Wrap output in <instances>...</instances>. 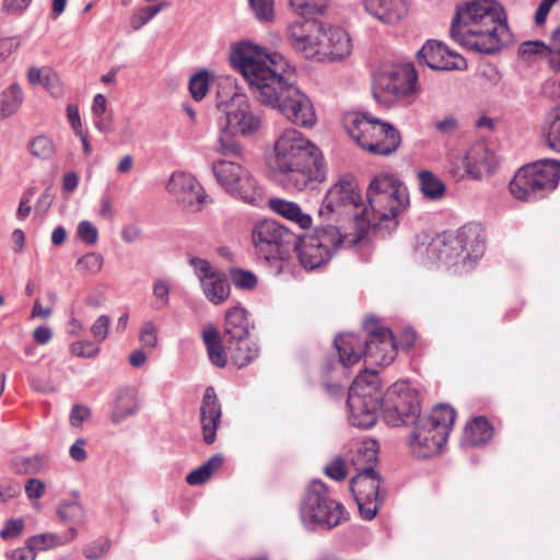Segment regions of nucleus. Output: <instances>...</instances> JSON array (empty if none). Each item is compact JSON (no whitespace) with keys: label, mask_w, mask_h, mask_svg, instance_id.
<instances>
[{"label":"nucleus","mask_w":560,"mask_h":560,"mask_svg":"<svg viewBox=\"0 0 560 560\" xmlns=\"http://www.w3.org/2000/svg\"><path fill=\"white\" fill-rule=\"evenodd\" d=\"M230 60L261 103L278 109L291 122L312 127L316 115L310 98L288 83L281 71L284 63L278 54H268L257 45L242 42L233 46Z\"/></svg>","instance_id":"obj_1"},{"label":"nucleus","mask_w":560,"mask_h":560,"mask_svg":"<svg viewBox=\"0 0 560 560\" xmlns=\"http://www.w3.org/2000/svg\"><path fill=\"white\" fill-rule=\"evenodd\" d=\"M450 35L466 49L483 55L500 51L511 37L505 12L497 0L458 4Z\"/></svg>","instance_id":"obj_2"},{"label":"nucleus","mask_w":560,"mask_h":560,"mask_svg":"<svg viewBox=\"0 0 560 560\" xmlns=\"http://www.w3.org/2000/svg\"><path fill=\"white\" fill-rule=\"evenodd\" d=\"M270 167L278 184L289 191H302L325 180L327 174L319 149L293 128L276 140Z\"/></svg>","instance_id":"obj_3"},{"label":"nucleus","mask_w":560,"mask_h":560,"mask_svg":"<svg viewBox=\"0 0 560 560\" xmlns=\"http://www.w3.org/2000/svg\"><path fill=\"white\" fill-rule=\"evenodd\" d=\"M486 248V234L479 223L470 222L456 231H444L430 237L417 236L416 254L428 262H442L454 267L455 272L471 270Z\"/></svg>","instance_id":"obj_4"},{"label":"nucleus","mask_w":560,"mask_h":560,"mask_svg":"<svg viewBox=\"0 0 560 560\" xmlns=\"http://www.w3.org/2000/svg\"><path fill=\"white\" fill-rule=\"evenodd\" d=\"M363 327L369 334L365 340L350 332L338 334L334 339L339 354L337 365L343 370L358 363L362 357L381 366L389 365L395 360L397 345L392 330L378 326L374 316L368 317Z\"/></svg>","instance_id":"obj_5"},{"label":"nucleus","mask_w":560,"mask_h":560,"mask_svg":"<svg viewBox=\"0 0 560 560\" xmlns=\"http://www.w3.org/2000/svg\"><path fill=\"white\" fill-rule=\"evenodd\" d=\"M368 207L363 205V222L360 225L362 236L370 229H383L397 225V217L409 205L407 187L393 174H377L371 180L366 191Z\"/></svg>","instance_id":"obj_6"},{"label":"nucleus","mask_w":560,"mask_h":560,"mask_svg":"<svg viewBox=\"0 0 560 560\" xmlns=\"http://www.w3.org/2000/svg\"><path fill=\"white\" fill-rule=\"evenodd\" d=\"M299 520L307 533H317L339 526L348 520V513L342 503L331 498L326 483L314 479L300 499Z\"/></svg>","instance_id":"obj_7"},{"label":"nucleus","mask_w":560,"mask_h":560,"mask_svg":"<svg viewBox=\"0 0 560 560\" xmlns=\"http://www.w3.org/2000/svg\"><path fill=\"white\" fill-rule=\"evenodd\" d=\"M456 412L448 405L435 406L427 416H417L409 422L412 431L409 447L412 455L425 459L439 453L446 443Z\"/></svg>","instance_id":"obj_8"},{"label":"nucleus","mask_w":560,"mask_h":560,"mask_svg":"<svg viewBox=\"0 0 560 560\" xmlns=\"http://www.w3.org/2000/svg\"><path fill=\"white\" fill-rule=\"evenodd\" d=\"M560 160L539 159L517 170L511 182V195L525 202H536L547 198L559 186Z\"/></svg>","instance_id":"obj_9"},{"label":"nucleus","mask_w":560,"mask_h":560,"mask_svg":"<svg viewBox=\"0 0 560 560\" xmlns=\"http://www.w3.org/2000/svg\"><path fill=\"white\" fill-rule=\"evenodd\" d=\"M343 121L349 136L374 155H390L401 143V136L392 124L369 113L348 114Z\"/></svg>","instance_id":"obj_10"},{"label":"nucleus","mask_w":560,"mask_h":560,"mask_svg":"<svg viewBox=\"0 0 560 560\" xmlns=\"http://www.w3.org/2000/svg\"><path fill=\"white\" fill-rule=\"evenodd\" d=\"M363 203L357 182L351 177H341L326 192L318 210L320 218L327 221L341 222L352 220L355 234L349 240L350 245H355L362 238L360 225L363 222Z\"/></svg>","instance_id":"obj_11"},{"label":"nucleus","mask_w":560,"mask_h":560,"mask_svg":"<svg viewBox=\"0 0 560 560\" xmlns=\"http://www.w3.org/2000/svg\"><path fill=\"white\" fill-rule=\"evenodd\" d=\"M347 406L351 425L359 429L375 425L378 411L383 410L382 384L375 371L366 369L354 378L349 387Z\"/></svg>","instance_id":"obj_12"},{"label":"nucleus","mask_w":560,"mask_h":560,"mask_svg":"<svg viewBox=\"0 0 560 560\" xmlns=\"http://www.w3.org/2000/svg\"><path fill=\"white\" fill-rule=\"evenodd\" d=\"M348 236L340 228L327 224L315 228L311 235L295 241L298 257L306 270H314L326 265L341 247H351Z\"/></svg>","instance_id":"obj_13"},{"label":"nucleus","mask_w":560,"mask_h":560,"mask_svg":"<svg viewBox=\"0 0 560 560\" xmlns=\"http://www.w3.org/2000/svg\"><path fill=\"white\" fill-rule=\"evenodd\" d=\"M418 91V74L412 63L393 65L374 77L372 93L380 105L393 106Z\"/></svg>","instance_id":"obj_14"},{"label":"nucleus","mask_w":560,"mask_h":560,"mask_svg":"<svg viewBox=\"0 0 560 560\" xmlns=\"http://www.w3.org/2000/svg\"><path fill=\"white\" fill-rule=\"evenodd\" d=\"M211 171L220 187L232 197L252 206L261 202V188L250 172L240 163L219 159L212 162Z\"/></svg>","instance_id":"obj_15"},{"label":"nucleus","mask_w":560,"mask_h":560,"mask_svg":"<svg viewBox=\"0 0 560 560\" xmlns=\"http://www.w3.org/2000/svg\"><path fill=\"white\" fill-rule=\"evenodd\" d=\"M252 237L259 258L268 261L287 259L296 240L294 233L273 220L257 222Z\"/></svg>","instance_id":"obj_16"},{"label":"nucleus","mask_w":560,"mask_h":560,"mask_svg":"<svg viewBox=\"0 0 560 560\" xmlns=\"http://www.w3.org/2000/svg\"><path fill=\"white\" fill-rule=\"evenodd\" d=\"M383 415L387 424H409L420 415V398L417 388L409 382L398 381L382 393Z\"/></svg>","instance_id":"obj_17"},{"label":"nucleus","mask_w":560,"mask_h":560,"mask_svg":"<svg viewBox=\"0 0 560 560\" xmlns=\"http://www.w3.org/2000/svg\"><path fill=\"white\" fill-rule=\"evenodd\" d=\"M323 30H325V23L318 20H296L287 26L284 38L288 45L303 58L323 62Z\"/></svg>","instance_id":"obj_18"},{"label":"nucleus","mask_w":560,"mask_h":560,"mask_svg":"<svg viewBox=\"0 0 560 560\" xmlns=\"http://www.w3.org/2000/svg\"><path fill=\"white\" fill-rule=\"evenodd\" d=\"M382 477L371 468H362L350 480V491L358 504L360 515L373 520L384 502L381 493Z\"/></svg>","instance_id":"obj_19"},{"label":"nucleus","mask_w":560,"mask_h":560,"mask_svg":"<svg viewBox=\"0 0 560 560\" xmlns=\"http://www.w3.org/2000/svg\"><path fill=\"white\" fill-rule=\"evenodd\" d=\"M189 261L205 296L214 305L222 304L230 295V283L225 276L214 269L207 259L192 257Z\"/></svg>","instance_id":"obj_20"},{"label":"nucleus","mask_w":560,"mask_h":560,"mask_svg":"<svg viewBox=\"0 0 560 560\" xmlns=\"http://www.w3.org/2000/svg\"><path fill=\"white\" fill-rule=\"evenodd\" d=\"M419 62L438 71L464 70L466 60L442 42L429 39L417 54Z\"/></svg>","instance_id":"obj_21"},{"label":"nucleus","mask_w":560,"mask_h":560,"mask_svg":"<svg viewBox=\"0 0 560 560\" xmlns=\"http://www.w3.org/2000/svg\"><path fill=\"white\" fill-rule=\"evenodd\" d=\"M228 127L244 136L255 133L260 125L261 117L243 95L233 98L230 109L226 112Z\"/></svg>","instance_id":"obj_22"},{"label":"nucleus","mask_w":560,"mask_h":560,"mask_svg":"<svg viewBox=\"0 0 560 560\" xmlns=\"http://www.w3.org/2000/svg\"><path fill=\"white\" fill-rule=\"evenodd\" d=\"M166 189L170 194L175 196L178 201L188 206H201L207 202V195L205 189L189 173L178 172L173 173Z\"/></svg>","instance_id":"obj_23"},{"label":"nucleus","mask_w":560,"mask_h":560,"mask_svg":"<svg viewBox=\"0 0 560 560\" xmlns=\"http://www.w3.org/2000/svg\"><path fill=\"white\" fill-rule=\"evenodd\" d=\"M463 163L467 175L480 180L494 172L498 159L485 142H476L466 152Z\"/></svg>","instance_id":"obj_24"},{"label":"nucleus","mask_w":560,"mask_h":560,"mask_svg":"<svg viewBox=\"0 0 560 560\" xmlns=\"http://www.w3.org/2000/svg\"><path fill=\"white\" fill-rule=\"evenodd\" d=\"M222 408L212 386L206 388L200 406L202 440L207 445L214 443L221 423Z\"/></svg>","instance_id":"obj_25"},{"label":"nucleus","mask_w":560,"mask_h":560,"mask_svg":"<svg viewBox=\"0 0 560 560\" xmlns=\"http://www.w3.org/2000/svg\"><path fill=\"white\" fill-rule=\"evenodd\" d=\"M364 11L385 25L398 24L408 12L406 0H361Z\"/></svg>","instance_id":"obj_26"},{"label":"nucleus","mask_w":560,"mask_h":560,"mask_svg":"<svg viewBox=\"0 0 560 560\" xmlns=\"http://www.w3.org/2000/svg\"><path fill=\"white\" fill-rule=\"evenodd\" d=\"M322 42L323 62L343 59L351 52V39L348 33L339 26L325 24Z\"/></svg>","instance_id":"obj_27"},{"label":"nucleus","mask_w":560,"mask_h":560,"mask_svg":"<svg viewBox=\"0 0 560 560\" xmlns=\"http://www.w3.org/2000/svg\"><path fill=\"white\" fill-rule=\"evenodd\" d=\"M139 409L138 393L135 387L125 386L115 393L110 420L119 424L127 418L133 416Z\"/></svg>","instance_id":"obj_28"},{"label":"nucleus","mask_w":560,"mask_h":560,"mask_svg":"<svg viewBox=\"0 0 560 560\" xmlns=\"http://www.w3.org/2000/svg\"><path fill=\"white\" fill-rule=\"evenodd\" d=\"M249 328L247 311L244 307L234 306L226 312L224 324L225 341L245 339L249 334Z\"/></svg>","instance_id":"obj_29"},{"label":"nucleus","mask_w":560,"mask_h":560,"mask_svg":"<svg viewBox=\"0 0 560 560\" xmlns=\"http://www.w3.org/2000/svg\"><path fill=\"white\" fill-rule=\"evenodd\" d=\"M268 203L273 212L293 223H296L300 228L307 229L312 225L311 215L304 213L296 202L281 198H271Z\"/></svg>","instance_id":"obj_30"},{"label":"nucleus","mask_w":560,"mask_h":560,"mask_svg":"<svg viewBox=\"0 0 560 560\" xmlns=\"http://www.w3.org/2000/svg\"><path fill=\"white\" fill-rule=\"evenodd\" d=\"M493 435V428L485 417H476L465 427L462 444L465 446H479L486 444Z\"/></svg>","instance_id":"obj_31"},{"label":"nucleus","mask_w":560,"mask_h":560,"mask_svg":"<svg viewBox=\"0 0 560 560\" xmlns=\"http://www.w3.org/2000/svg\"><path fill=\"white\" fill-rule=\"evenodd\" d=\"M226 347L230 352L232 362L238 369H242L252 363L255 359L258 358L260 352L259 346L256 342L248 340L247 337L242 340L226 341Z\"/></svg>","instance_id":"obj_32"},{"label":"nucleus","mask_w":560,"mask_h":560,"mask_svg":"<svg viewBox=\"0 0 560 560\" xmlns=\"http://www.w3.org/2000/svg\"><path fill=\"white\" fill-rule=\"evenodd\" d=\"M202 340L206 345L210 362L218 368H224L226 365L228 358L222 346L220 334L213 325H209L202 331Z\"/></svg>","instance_id":"obj_33"},{"label":"nucleus","mask_w":560,"mask_h":560,"mask_svg":"<svg viewBox=\"0 0 560 560\" xmlns=\"http://www.w3.org/2000/svg\"><path fill=\"white\" fill-rule=\"evenodd\" d=\"M541 138L550 150L560 153V106L550 110L546 116L541 128Z\"/></svg>","instance_id":"obj_34"},{"label":"nucleus","mask_w":560,"mask_h":560,"mask_svg":"<svg viewBox=\"0 0 560 560\" xmlns=\"http://www.w3.org/2000/svg\"><path fill=\"white\" fill-rule=\"evenodd\" d=\"M11 465L16 475H37L48 467L49 458L45 454L18 456L12 459Z\"/></svg>","instance_id":"obj_35"},{"label":"nucleus","mask_w":560,"mask_h":560,"mask_svg":"<svg viewBox=\"0 0 560 560\" xmlns=\"http://www.w3.org/2000/svg\"><path fill=\"white\" fill-rule=\"evenodd\" d=\"M419 187L423 196L430 200H440L446 191L445 184L431 171L418 172Z\"/></svg>","instance_id":"obj_36"},{"label":"nucleus","mask_w":560,"mask_h":560,"mask_svg":"<svg viewBox=\"0 0 560 560\" xmlns=\"http://www.w3.org/2000/svg\"><path fill=\"white\" fill-rule=\"evenodd\" d=\"M23 103V92L18 83L10 84L2 91L0 97V118L5 119L14 115Z\"/></svg>","instance_id":"obj_37"},{"label":"nucleus","mask_w":560,"mask_h":560,"mask_svg":"<svg viewBox=\"0 0 560 560\" xmlns=\"http://www.w3.org/2000/svg\"><path fill=\"white\" fill-rule=\"evenodd\" d=\"M377 453L378 445L376 441L370 440L360 444L351 457V462L355 466L357 471L361 472L362 468L374 469L377 462Z\"/></svg>","instance_id":"obj_38"},{"label":"nucleus","mask_w":560,"mask_h":560,"mask_svg":"<svg viewBox=\"0 0 560 560\" xmlns=\"http://www.w3.org/2000/svg\"><path fill=\"white\" fill-rule=\"evenodd\" d=\"M222 454L212 455L206 463L190 471L186 477L189 486H200L207 482L211 476L223 465Z\"/></svg>","instance_id":"obj_39"},{"label":"nucleus","mask_w":560,"mask_h":560,"mask_svg":"<svg viewBox=\"0 0 560 560\" xmlns=\"http://www.w3.org/2000/svg\"><path fill=\"white\" fill-rule=\"evenodd\" d=\"M73 499L63 501L59 504L57 514L65 523L78 525L84 521L85 511L80 502V494L78 491L72 492Z\"/></svg>","instance_id":"obj_40"},{"label":"nucleus","mask_w":560,"mask_h":560,"mask_svg":"<svg viewBox=\"0 0 560 560\" xmlns=\"http://www.w3.org/2000/svg\"><path fill=\"white\" fill-rule=\"evenodd\" d=\"M172 283L171 280L161 277L156 278L152 283L153 301L151 307L154 311H162L168 307L171 296Z\"/></svg>","instance_id":"obj_41"},{"label":"nucleus","mask_w":560,"mask_h":560,"mask_svg":"<svg viewBox=\"0 0 560 560\" xmlns=\"http://www.w3.org/2000/svg\"><path fill=\"white\" fill-rule=\"evenodd\" d=\"M28 151L34 158L47 161L55 154V144L49 137L39 135L31 139Z\"/></svg>","instance_id":"obj_42"},{"label":"nucleus","mask_w":560,"mask_h":560,"mask_svg":"<svg viewBox=\"0 0 560 560\" xmlns=\"http://www.w3.org/2000/svg\"><path fill=\"white\" fill-rule=\"evenodd\" d=\"M291 9L300 16H310L325 11L328 0H289Z\"/></svg>","instance_id":"obj_43"},{"label":"nucleus","mask_w":560,"mask_h":560,"mask_svg":"<svg viewBox=\"0 0 560 560\" xmlns=\"http://www.w3.org/2000/svg\"><path fill=\"white\" fill-rule=\"evenodd\" d=\"M209 72L207 70H200L195 73L189 80V91L194 100H202L209 90Z\"/></svg>","instance_id":"obj_44"},{"label":"nucleus","mask_w":560,"mask_h":560,"mask_svg":"<svg viewBox=\"0 0 560 560\" xmlns=\"http://www.w3.org/2000/svg\"><path fill=\"white\" fill-rule=\"evenodd\" d=\"M230 279L236 288L242 290H253L258 282L254 272L241 268H232Z\"/></svg>","instance_id":"obj_45"},{"label":"nucleus","mask_w":560,"mask_h":560,"mask_svg":"<svg viewBox=\"0 0 560 560\" xmlns=\"http://www.w3.org/2000/svg\"><path fill=\"white\" fill-rule=\"evenodd\" d=\"M103 261L101 254L92 252L78 259L77 268L83 273L95 275L102 269Z\"/></svg>","instance_id":"obj_46"},{"label":"nucleus","mask_w":560,"mask_h":560,"mask_svg":"<svg viewBox=\"0 0 560 560\" xmlns=\"http://www.w3.org/2000/svg\"><path fill=\"white\" fill-rule=\"evenodd\" d=\"M27 546L32 548L35 553L37 551L46 550L59 544V537L52 533H44L28 537Z\"/></svg>","instance_id":"obj_47"},{"label":"nucleus","mask_w":560,"mask_h":560,"mask_svg":"<svg viewBox=\"0 0 560 560\" xmlns=\"http://www.w3.org/2000/svg\"><path fill=\"white\" fill-rule=\"evenodd\" d=\"M110 545L108 538L100 537L88 544L83 549V553L89 560H100L109 551Z\"/></svg>","instance_id":"obj_48"},{"label":"nucleus","mask_w":560,"mask_h":560,"mask_svg":"<svg viewBox=\"0 0 560 560\" xmlns=\"http://www.w3.org/2000/svg\"><path fill=\"white\" fill-rule=\"evenodd\" d=\"M249 7L258 21L268 22L273 18V0H248Z\"/></svg>","instance_id":"obj_49"},{"label":"nucleus","mask_w":560,"mask_h":560,"mask_svg":"<svg viewBox=\"0 0 560 560\" xmlns=\"http://www.w3.org/2000/svg\"><path fill=\"white\" fill-rule=\"evenodd\" d=\"M218 144V151L225 156H240L242 154V147L240 143L224 130L219 136Z\"/></svg>","instance_id":"obj_50"},{"label":"nucleus","mask_w":560,"mask_h":560,"mask_svg":"<svg viewBox=\"0 0 560 560\" xmlns=\"http://www.w3.org/2000/svg\"><path fill=\"white\" fill-rule=\"evenodd\" d=\"M139 340L143 347L153 349L158 345V328L151 320L145 322L139 334Z\"/></svg>","instance_id":"obj_51"},{"label":"nucleus","mask_w":560,"mask_h":560,"mask_svg":"<svg viewBox=\"0 0 560 560\" xmlns=\"http://www.w3.org/2000/svg\"><path fill=\"white\" fill-rule=\"evenodd\" d=\"M78 236L88 245H94L98 240L96 226L88 220L81 221L78 225Z\"/></svg>","instance_id":"obj_52"},{"label":"nucleus","mask_w":560,"mask_h":560,"mask_svg":"<svg viewBox=\"0 0 560 560\" xmlns=\"http://www.w3.org/2000/svg\"><path fill=\"white\" fill-rule=\"evenodd\" d=\"M71 352L81 358H93L100 352V347L93 341H77L71 345Z\"/></svg>","instance_id":"obj_53"},{"label":"nucleus","mask_w":560,"mask_h":560,"mask_svg":"<svg viewBox=\"0 0 560 560\" xmlns=\"http://www.w3.org/2000/svg\"><path fill=\"white\" fill-rule=\"evenodd\" d=\"M109 317L107 315H100L91 326V332L97 342L106 339L109 328Z\"/></svg>","instance_id":"obj_54"},{"label":"nucleus","mask_w":560,"mask_h":560,"mask_svg":"<svg viewBox=\"0 0 560 560\" xmlns=\"http://www.w3.org/2000/svg\"><path fill=\"white\" fill-rule=\"evenodd\" d=\"M24 521L22 518L8 520L0 532L2 539H11L18 537L24 529Z\"/></svg>","instance_id":"obj_55"},{"label":"nucleus","mask_w":560,"mask_h":560,"mask_svg":"<svg viewBox=\"0 0 560 560\" xmlns=\"http://www.w3.org/2000/svg\"><path fill=\"white\" fill-rule=\"evenodd\" d=\"M46 485L43 480L31 478L26 481L24 490L30 500H36L44 495Z\"/></svg>","instance_id":"obj_56"},{"label":"nucleus","mask_w":560,"mask_h":560,"mask_svg":"<svg viewBox=\"0 0 560 560\" xmlns=\"http://www.w3.org/2000/svg\"><path fill=\"white\" fill-rule=\"evenodd\" d=\"M42 85L55 97L61 94V86L58 75L50 69H45Z\"/></svg>","instance_id":"obj_57"},{"label":"nucleus","mask_w":560,"mask_h":560,"mask_svg":"<svg viewBox=\"0 0 560 560\" xmlns=\"http://www.w3.org/2000/svg\"><path fill=\"white\" fill-rule=\"evenodd\" d=\"M325 472L334 480L340 481L347 477V468L341 458H337L325 467Z\"/></svg>","instance_id":"obj_58"},{"label":"nucleus","mask_w":560,"mask_h":560,"mask_svg":"<svg viewBox=\"0 0 560 560\" xmlns=\"http://www.w3.org/2000/svg\"><path fill=\"white\" fill-rule=\"evenodd\" d=\"M35 558L36 553L27 546V540L23 547L7 552V560H35Z\"/></svg>","instance_id":"obj_59"},{"label":"nucleus","mask_w":560,"mask_h":560,"mask_svg":"<svg viewBox=\"0 0 560 560\" xmlns=\"http://www.w3.org/2000/svg\"><path fill=\"white\" fill-rule=\"evenodd\" d=\"M90 416L91 411L88 407L75 405L70 413V423L72 427H81L83 421H85Z\"/></svg>","instance_id":"obj_60"},{"label":"nucleus","mask_w":560,"mask_h":560,"mask_svg":"<svg viewBox=\"0 0 560 560\" xmlns=\"http://www.w3.org/2000/svg\"><path fill=\"white\" fill-rule=\"evenodd\" d=\"M86 441L84 439H78L69 448L70 457L77 462L82 463L86 459L88 454L84 448Z\"/></svg>","instance_id":"obj_61"},{"label":"nucleus","mask_w":560,"mask_h":560,"mask_svg":"<svg viewBox=\"0 0 560 560\" xmlns=\"http://www.w3.org/2000/svg\"><path fill=\"white\" fill-rule=\"evenodd\" d=\"M19 42L13 37H0V62H3L16 48Z\"/></svg>","instance_id":"obj_62"},{"label":"nucleus","mask_w":560,"mask_h":560,"mask_svg":"<svg viewBox=\"0 0 560 560\" xmlns=\"http://www.w3.org/2000/svg\"><path fill=\"white\" fill-rule=\"evenodd\" d=\"M31 2L32 0H3V10L9 13L22 14Z\"/></svg>","instance_id":"obj_63"},{"label":"nucleus","mask_w":560,"mask_h":560,"mask_svg":"<svg viewBox=\"0 0 560 560\" xmlns=\"http://www.w3.org/2000/svg\"><path fill=\"white\" fill-rule=\"evenodd\" d=\"M152 19L153 18L145 10V8H141L131 16L130 26L132 27V30L138 31L147 23H149Z\"/></svg>","instance_id":"obj_64"}]
</instances>
